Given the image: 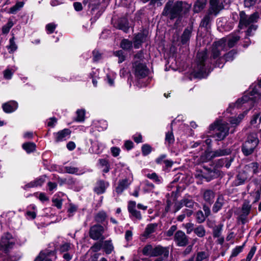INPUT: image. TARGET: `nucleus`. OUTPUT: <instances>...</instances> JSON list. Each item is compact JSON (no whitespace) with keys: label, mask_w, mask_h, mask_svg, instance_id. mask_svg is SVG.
Segmentation results:
<instances>
[{"label":"nucleus","mask_w":261,"mask_h":261,"mask_svg":"<svg viewBox=\"0 0 261 261\" xmlns=\"http://www.w3.org/2000/svg\"><path fill=\"white\" fill-rule=\"evenodd\" d=\"M247 179H250L243 170L240 172L237 176L236 184L237 185H242Z\"/></svg>","instance_id":"c85d7f7f"},{"label":"nucleus","mask_w":261,"mask_h":261,"mask_svg":"<svg viewBox=\"0 0 261 261\" xmlns=\"http://www.w3.org/2000/svg\"><path fill=\"white\" fill-rule=\"evenodd\" d=\"M114 55L119 58V63H122L125 60L126 56L124 55V52L121 50L115 51L114 53Z\"/></svg>","instance_id":"3c124183"},{"label":"nucleus","mask_w":261,"mask_h":261,"mask_svg":"<svg viewBox=\"0 0 261 261\" xmlns=\"http://www.w3.org/2000/svg\"><path fill=\"white\" fill-rule=\"evenodd\" d=\"M142 153L144 156L148 155L152 151V147L148 144L142 145L141 148Z\"/></svg>","instance_id":"49530a36"},{"label":"nucleus","mask_w":261,"mask_h":261,"mask_svg":"<svg viewBox=\"0 0 261 261\" xmlns=\"http://www.w3.org/2000/svg\"><path fill=\"white\" fill-rule=\"evenodd\" d=\"M158 225L156 223H151L148 224L145 229V236L146 237H148L150 234L155 232Z\"/></svg>","instance_id":"72a5a7b5"},{"label":"nucleus","mask_w":261,"mask_h":261,"mask_svg":"<svg viewBox=\"0 0 261 261\" xmlns=\"http://www.w3.org/2000/svg\"><path fill=\"white\" fill-rule=\"evenodd\" d=\"M109 186V184L108 182L102 180H99L96 182L93 191L97 194H101L105 192L106 189Z\"/></svg>","instance_id":"6ab92c4d"},{"label":"nucleus","mask_w":261,"mask_h":261,"mask_svg":"<svg viewBox=\"0 0 261 261\" xmlns=\"http://www.w3.org/2000/svg\"><path fill=\"white\" fill-rule=\"evenodd\" d=\"M239 39L240 36L235 33L215 42L212 48L213 58L216 59L219 58L220 51H225L233 47Z\"/></svg>","instance_id":"7ed1b4c3"},{"label":"nucleus","mask_w":261,"mask_h":261,"mask_svg":"<svg viewBox=\"0 0 261 261\" xmlns=\"http://www.w3.org/2000/svg\"><path fill=\"white\" fill-rule=\"evenodd\" d=\"M237 54V52L234 50H232L228 52L227 54H225L224 56L225 59L221 58L220 56H219V58H216V59H214L212 57L211 60H214L215 62V67H218L219 68H222L224 65V60L225 61H231L233 60L235 55ZM221 55V54L220 55Z\"/></svg>","instance_id":"f8f14e48"},{"label":"nucleus","mask_w":261,"mask_h":261,"mask_svg":"<svg viewBox=\"0 0 261 261\" xmlns=\"http://www.w3.org/2000/svg\"><path fill=\"white\" fill-rule=\"evenodd\" d=\"M7 47H8V49L9 50V52L10 53H13L17 49V46L14 41V36L12 37L11 39H10L9 45L7 46Z\"/></svg>","instance_id":"79ce46f5"},{"label":"nucleus","mask_w":261,"mask_h":261,"mask_svg":"<svg viewBox=\"0 0 261 261\" xmlns=\"http://www.w3.org/2000/svg\"><path fill=\"white\" fill-rule=\"evenodd\" d=\"M22 147L23 149L28 153H30L33 152L36 147V146L34 143L33 142H27L22 144Z\"/></svg>","instance_id":"2f4dec72"},{"label":"nucleus","mask_w":261,"mask_h":261,"mask_svg":"<svg viewBox=\"0 0 261 261\" xmlns=\"http://www.w3.org/2000/svg\"><path fill=\"white\" fill-rule=\"evenodd\" d=\"M224 204V198L222 195H219L215 204L213 205L212 211L216 213L220 211Z\"/></svg>","instance_id":"b1692460"},{"label":"nucleus","mask_w":261,"mask_h":261,"mask_svg":"<svg viewBox=\"0 0 261 261\" xmlns=\"http://www.w3.org/2000/svg\"><path fill=\"white\" fill-rule=\"evenodd\" d=\"M212 152L208 150L205 151L204 153L201 155L200 161L198 163L207 162L213 159V156Z\"/></svg>","instance_id":"7c9ffc66"},{"label":"nucleus","mask_w":261,"mask_h":261,"mask_svg":"<svg viewBox=\"0 0 261 261\" xmlns=\"http://www.w3.org/2000/svg\"><path fill=\"white\" fill-rule=\"evenodd\" d=\"M77 117L76 120L77 121L82 122L85 119V110L84 109H79L76 111Z\"/></svg>","instance_id":"de8ad7c7"},{"label":"nucleus","mask_w":261,"mask_h":261,"mask_svg":"<svg viewBox=\"0 0 261 261\" xmlns=\"http://www.w3.org/2000/svg\"><path fill=\"white\" fill-rule=\"evenodd\" d=\"M243 171L249 179H251L254 175L258 173V164L256 162L250 163L244 167Z\"/></svg>","instance_id":"2eb2a0df"},{"label":"nucleus","mask_w":261,"mask_h":261,"mask_svg":"<svg viewBox=\"0 0 261 261\" xmlns=\"http://www.w3.org/2000/svg\"><path fill=\"white\" fill-rule=\"evenodd\" d=\"M258 143L257 134L255 133L250 134L242 145V151L244 154L247 156L252 154Z\"/></svg>","instance_id":"1a4fd4ad"},{"label":"nucleus","mask_w":261,"mask_h":261,"mask_svg":"<svg viewBox=\"0 0 261 261\" xmlns=\"http://www.w3.org/2000/svg\"><path fill=\"white\" fill-rule=\"evenodd\" d=\"M149 72V69L146 65L142 64H138L136 67L135 75L137 78V81L136 83V85L140 87H146L148 85L151 79L146 77Z\"/></svg>","instance_id":"423d86ee"},{"label":"nucleus","mask_w":261,"mask_h":261,"mask_svg":"<svg viewBox=\"0 0 261 261\" xmlns=\"http://www.w3.org/2000/svg\"><path fill=\"white\" fill-rule=\"evenodd\" d=\"M181 205L188 207H192L195 203L191 198H184L180 201Z\"/></svg>","instance_id":"a18cd8bd"},{"label":"nucleus","mask_w":261,"mask_h":261,"mask_svg":"<svg viewBox=\"0 0 261 261\" xmlns=\"http://www.w3.org/2000/svg\"><path fill=\"white\" fill-rule=\"evenodd\" d=\"M105 228L100 224H95L92 226L89 229V237L93 240L103 241L106 237L104 236Z\"/></svg>","instance_id":"9b49d317"},{"label":"nucleus","mask_w":261,"mask_h":261,"mask_svg":"<svg viewBox=\"0 0 261 261\" xmlns=\"http://www.w3.org/2000/svg\"><path fill=\"white\" fill-rule=\"evenodd\" d=\"M177 229V226L176 225H172L170 227L169 230L166 232V235L167 237H171L173 235L174 233Z\"/></svg>","instance_id":"e2e57ef3"},{"label":"nucleus","mask_w":261,"mask_h":261,"mask_svg":"<svg viewBox=\"0 0 261 261\" xmlns=\"http://www.w3.org/2000/svg\"><path fill=\"white\" fill-rule=\"evenodd\" d=\"M102 248L107 254L111 253L114 250V246L112 240H109L104 242L102 241Z\"/></svg>","instance_id":"bb28decb"},{"label":"nucleus","mask_w":261,"mask_h":261,"mask_svg":"<svg viewBox=\"0 0 261 261\" xmlns=\"http://www.w3.org/2000/svg\"><path fill=\"white\" fill-rule=\"evenodd\" d=\"M115 27L118 29L122 30L125 33H127L129 28L128 19L125 17H122L119 19L115 24Z\"/></svg>","instance_id":"412c9836"},{"label":"nucleus","mask_w":261,"mask_h":261,"mask_svg":"<svg viewBox=\"0 0 261 261\" xmlns=\"http://www.w3.org/2000/svg\"><path fill=\"white\" fill-rule=\"evenodd\" d=\"M226 161V158H222L220 159H219L215 161V166L217 168H219L222 167L223 166H224L225 162Z\"/></svg>","instance_id":"680f3d73"},{"label":"nucleus","mask_w":261,"mask_h":261,"mask_svg":"<svg viewBox=\"0 0 261 261\" xmlns=\"http://www.w3.org/2000/svg\"><path fill=\"white\" fill-rule=\"evenodd\" d=\"M203 197L206 202L211 204L214 201L215 193L211 190H206L203 193Z\"/></svg>","instance_id":"393cba45"},{"label":"nucleus","mask_w":261,"mask_h":261,"mask_svg":"<svg viewBox=\"0 0 261 261\" xmlns=\"http://www.w3.org/2000/svg\"><path fill=\"white\" fill-rule=\"evenodd\" d=\"M71 248V244L69 243H65L60 246V250L61 252L68 251Z\"/></svg>","instance_id":"69168bd1"},{"label":"nucleus","mask_w":261,"mask_h":261,"mask_svg":"<svg viewBox=\"0 0 261 261\" xmlns=\"http://www.w3.org/2000/svg\"><path fill=\"white\" fill-rule=\"evenodd\" d=\"M174 241L176 246L179 247L186 246L188 243V237L181 230L177 231L174 236Z\"/></svg>","instance_id":"ddd939ff"},{"label":"nucleus","mask_w":261,"mask_h":261,"mask_svg":"<svg viewBox=\"0 0 261 261\" xmlns=\"http://www.w3.org/2000/svg\"><path fill=\"white\" fill-rule=\"evenodd\" d=\"M212 14H209V12H207V14L202 19L200 23V26L202 27H207L211 20L213 19V17L212 16Z\"/></svg>","instance_id":"f704fd0d"},{"label":"nucleus","mask_w":261,"mask_h":261,"mask_svg":"<svg viewBox=\"0 0 261 261\" xmlns=\"http://www.w3.org/2000/svg\"><path fill=\"white\" fill-rule=\"evenodd\" d=\"M146 176L147 177L152 180L157 184H160L163 181V178L161 176L158 175L155 172L147 173Z\"/></svg>","instance_id":"473e14b6"},{"label":"nucleus","mask_w":261,"mask_h":261,"mask_svg":"<svg viewBox=\"0 0 261 261\" xmlns=\"http://www.w3.org/2000/svg\"><path fill=\"white\" fill-rule=\"evenodd\" d=\"M71 131L67 128L64 129L54 134L55 141L57 142H62L69 138Z\"/></svg>","instance_id":"a211bd4d"},{"label":"nucleus","mask_w":261,"mask_h":261,"mask_svg":"<svg viewBox=\"0 0 261 261\" xmlns=\"http://www.w3.org/2000/svg\"><path fill=\"white\" fill-rule=\"evenodd\" d=\"M176 121V119L172 121L171 124V130L170 131L168 132L166 134L165 141L166 142H167L169 144H172L174 142V137L172 130V125H173V123L175 122Z\"/></svg>","instance_id":"c756f323"},{"label":"nucleus","mask_w":261,"mask_h":261,"mask_svg":"<svg viewBox=\"0 0 261 261\" xmlns=\"http://www.w3.org/2000/svg\"><path fill=\"white\" fill-rule=\"evenodd\" d=\"M192 28L189 27L185 29L181 37L180 42L182 45H188L191 37Z\"/></svg>","instance_id":"4be33fe9"},{"label":"nucleus","mask_w":261,"mask_h":261,"mask_svg":"<svg viewBox=\"0 0 261 261\" xmlns=\"http://www.w3.org/2000/svg\"><path fill=\"white\" fill-rule=\"evenodd\" d=\"M107 218V214L103 211L98 212L95 216L94 219L98 223H102Z\"/></svg>","instance_id":"4c0bfd02"},{"label":"nucleus","mask_w":261,"mask_h":261,"mask_svg":"<svg viewBox=\"0 0 261 261\" xmlns=\"http://www.w3.org/2000/svg\"><path fill=\"white\" fill-rule=\"evenodd\" d=\"M153 251V247L151 245H147L143 248L142 252L145 255L152 256Z\"/></svg>","instance_id":"c03bdc74"},{"label":"nucleus","mask_w":261,"mask_h":261,"mask_svg":"<svg viewBox=\"0 0 261 261\" xmlns=\"http://www.w3.org/2000/svg\"><path fill=\"white\" fill-rule=\"evenodd\" d=\"M53 253L51 252H41L34 261H52L50 256Z\"/></svg>","instance_id":"a878e982"},{"label":"nucleus","mask_w":261,"mask_h":261,"mask_svg":"<svg viewBox=\"0 0 261 261\" xmlns=\"http://www.w3.org/2000/svg\"><path fill=\"white\" fill-rule=\"evenodd\" d=\"M102 248V241L97 242L95 243L90 249V250L94 252H97L101 250Z\"/></svg>","instance_id":"09e8293b"},{"label":"nucleus","mask_w":261,"mask_h":261,"mask_svg":"<svg viewBox=\"0 0 261 261\" xmlns=\"http://www.w3.org/2000/svg\"><path fill=\"white\" fill-rule=\"evenodd\" d=\"M120 75L121 77L124 78L127 77L128 80H129V77H130V73L128 65L126 66V67H124L120 70Z\"/></svg>","instance_id":"a19ab883"},{"label":"nucleus","mask_w":261,"mask_h":261,"mask_svg":"<svg viewBox=\"0 0 261 261\" xmlns=\"http://www.w3.org/2000/svg\"><path fill=\"white\" fill-rule=\"evenodd\" d=\"M258 18V13H254L248 16L244 11L240 12L239 27L240 29H242L248 27V29L246 32V35L247 37L252 36L257 29V25L253 24V23L256 22Z\"/></svg>","instance_id":"39448f33"},{"label":"nucleus","mask_w":261,"mask_h":261,"mask_svg":"<svg viewBox=\"0 0 261 261\" xmlns=\"http://www.w3.org/2000/svg\"><path fill=\"white\" fill-rule=\"evenodd\" d=\"M220 174V171L216 169L211 170L208 168L201 166L196 168L194 174L196 178L200 180L205 179L206 181H210L217 178Z\"/></svg>","instance_id":"0eeeda50"},{"label":"nucleus","mask_w":261,"mask_h":261,"mask_svg":"<svg viewBox=\"0 0 261 261\" xmlns=\"http://www.w3.org/2000/svg\"><path fill=\"white\" fill-rule=\"evenodd\" d=\"M4 111L7 113L15 111L18 108V104L16 101H11L3 105Z\"/></svg>","instance_id":"5701e85b"},{"label":"nucleus","mask_w":261,"mask_h":261,"mask_svg":"<svg viewBox=\"0 0 261 261\" xmlns=\"http://www.w3.org/2000/svg\"><path fill=\"white\" fill-rule=\"evenodd\" d=\"M66 172L70 174H78L79 169L73 166H66L65 167Z\"/></svg>","instance_id":"4d7b16f0"},{"label":"nucleus","mask_w":261,"mask_h":261,"mask_svg":"<svg viewBox=\"0 0 261 261\" xmlns=\"http://www.w3.org/2000/svg\"><path fill=\"white\" fill-rule=\"evenodd\" d=\"M185 227L187 230V233L190 234L194 231V224L192 223H187L185 225Z\"/></svg>","instance_id":"0e129e2a"},{"label":"nucleus","mask_w":261,"mask_h":261,"mask_svg":"<svg viewBox=\"0 0 261 261\" xmlns=\"http://www.w3.org/2000/svg\"><path fill=\"white\" fill-rule=\"evenodd\" d=\"M251 210V205L249 202H245L243 203L241 214L239 216V220L242 224H245L247 222V216L250 213Z\"/></svg>","instance_id":"dca6fc26"},{"label":"nucleus","mask_w":261,"mask_h":261,"mask_svg":"<svg viewBox=\"0 0 261 261\" xmlns=\"http://www.w3.org/2000/svg\"><path fill=\"white\" fill-rule=\"evenodd\" d=\"M188 11V8L184 7L182 2H174V0H169L165 6L162 15L171 20L176 18L180 19L185 16Z\"/></svg>","instance_id":"f03ea898"},{"label":"nucleus","mask_w":261,"mask_h":261,"mask_svg":"<svg viewBox=\"0 0 261 261\" xmlns=\"http://www.w3.org/2000/svg\"><path fill=\"white\" fill-rule=\"evenodd\" d=\"M52 201L54 206H56L59 209L61 208L62 205V200L59 199L58 198H53Z\"/></svg>","instance_id":"338daca9"},{"label":"nucleus","mask_w":261,"mask_h":261,"mask_svg":"<svg viewBox=\"0 0 261 261\" xmlns=\"http://www.w3.org/2000/svg\"><path fill=\"white\" fill-rule=\"evenodd\" d=\"M256 250V248L255 246H253L250 249L247 256L246 259V261H250L252 258L253 257V255H254L255 251Z\"/></svg>","instance_id":"052dcab7"},{"label":"nucleus","mask_w":261,"mask_h":261,"mask_svg":"<svg viewBox=\"0 0 261 261\" xmlns=\"http://www.w3.org/2000/svg\"><path fill=\"white\" fill-rule=\"evenodd\" d=\"M13 22L11 20L8 22L3 26L2 28V32L3 34H7L10 31V29L13 27Z\"/></svg>","instance_id":"6e6d98bb"},{"label":"nucleus","mask_w":261,"mask_h":261,"mask_svg":"<svg viewBox=\"0 0 261 261\" xmlns=\"http://www.w3.org/2000/svg\"><path fill=\"white\" fill-rule=\"evenodd\" d=\"M133 139L137 143H140L143 142L142 136L140 133H136L133 136Z\"/></svg>","instance_id":"774afa93"},{"label":"nucleus","mask_w":261,"mask_h":261,"mask_svg":"<svg viewBox=\"0 0 261 261\" xmlns=\"http://www.w3.org/2000/svg\"><path fill=\"white\" fill-rule=\"evenodd\" d=\"M147 34L145 32L138 33L134 38V45L136 48H139L141 46L142 44L146 41Z\"/></svg>","instance_id":"f3484780"},{"label":"nucleus","mask_w":261,"mask_h":261,"mask_svg":"<svg viewBox=\"0 0 261 261\" xmlns=\"http://www.w3.org/2000/svg\"><path fill=\"white\" fill-rule=\"evenodd\" d=\"M211 130L216 129L218 132L216 133V140L221 141L223 140L228 134L229 127L228 123L223 120L216 121L210 126Z\"/></svg>","instance_id":"6e6552de"},{"label":"nucleus","mask_w":261,"mask_h":261,"mask_svg":"<svg viewBox=\"0 0 261 261\" xmlns=\"http://www.w3.org/2000/svg\"><path fill=\"white\" fill-rule=\"evenodd\" d=\"M205 215L201 211H198L196 214V219L198 223H201L205 221Z\"/></svg>","instance_id":"603ef678"},{"label":"nucleus","mask_w":261,"mask_h":261,"mask_svg":"<svg viewBox=\"0 0 261 261\" xmlns=\"http://www.w3.org/2000/svg\"><path fill=\"white\" fill-rule=\"evenodd\" d=\"M15 243V240L9 233L4 234L0 241V250L7 253Z\"/></svg>","instance_id":"9d476101"},{"label":"nucleus","mask_w":261,"mask_h":261,"mask_svg":"<svg viewBox=\"0 0 261 261\" xmlns=\"http://www.w3.org/2000/svg\"><path fill=\"white\" fill-rule=\"evenodd\" d=\"M57 25L54 23H50L46 25V29L47 31L48 34L53 33L55 29L56 28Z\"/></svg>","instance_id":"bf43d9fd"},{"label":"nucleus","mask_w":261,"mask_h":261,"mask_svg":"<svg viewBox=\"0 0 261 261\" xmlns=\"http://www.w3.org/2000/svg\"><path fill=\"white\" fill-rule=\"evenodd\" d=\"M194 233L200 238H202L205 235V230L202 225H199L194 228Z\"/></svg>","instance_id":"58836bf2"},{"label":"nucleus","mask_w":261,"mask_h":261,"mask_svg":"<svg viewBox=\"0 0 261 261\" xmlns=\"http://www.w3.org/2000/svg\"><path fill=\"white\" fill-rule=\"evenodd\" d=\"M206 0H197L194 6V11L195 13H199L205 7Z\"/></svg>","instance_id":"cd10ccee"},{"label":"nucleus","mask_w":261,"mask_h":261,"mask_svg":"<svg viewBox=\"0 0 261 261\" xmlns=\"http://www.w3.org/2000/svg\"><path fill=\"white\" fill-rule=\"evenodd\" d=\"M196 66L194 67V75L198 78L206 77L211 71V64L207 59L206 51L198 52L197 55Z\"/></svg>","instance_id":"20e7f679"},{"label":"nucleus","mask_w":261,"mask_h":261,"mask_svg":"<svg viewBox=\"0 0 261 261\" xmlns=\"http://www.w3.org/2000/svg\"><path fill=\"white\" fill-rule=\"evenodd\" d=\"M120 47L124 50H128L130 48V42L128 39H124L121 41Z\"/></svg>","instance_id":"864d4df0"},{"label":"nucleus","mask_w":261,"mask_h":261,"mask_svg":"<svg viewBox=\"0 0 261 261\" xmlns=\"http://www.w3.org/2000/svg\"><path fill=\"white\" fill-rule=\"evenodd\" d=\"M136 202L132 201V216L135 217L137 219H141V214L140 212L134 210L133 208L136 205Z\"/></svg>","instance_id":"8fccbe9b"},{"label":"nucleus","mask_w":261,"mask_h":261,"mask_svg":"<svg viewBox=\"0 0 261 261\" xmlns=\"http://www.w3.org/2000/svg\"><path fill=\"white\" fill-rule=\"evenodd\" d=\"M17 68L14 67L12 69H7L4 71V76L5 79L7 80H10L11 79L13 73L16 70Z\"/></svg>","instance_id":"37998d69"},{"label":"nucleus","mask_w":261,"mask_h":261,"mask_svg":"<svg viewBox=\"0 0 261 261\" xmlns=\"http://www.w3.org/2000/svg\"><path fill=\"white\" fill-rule=\"evenodd\" d=\"M169 248L164 247L158 245L153 247L152 257L163 255L165 257H167L169 255Z\"/></svg>","instance_id":"aec40b11"},{"label":"nucleus","mask_w":261,"mask_h":261,"mask_svg":"<svg viewBox=\"0 0 261 261\" xmlns=\"http://www.w3.org/2000/svg\"><path fill=\"white\" fill-rule=\"evenodd\" d=\"M212 155L213 158L229 154L230 153V151L227 149H219L214 151H212Z\"/></svg>","instance_id":"c9c22d12"},{"label":"nucleus","mask_w":261,"mask_h":261,"mask_svg":"<svg viewBox=\"0 0 261 261\" xmlns=\"http://www.w3.org/2000/svg\"><path fill=\"white\" fill-rule=\"evenodd\" d=\"M24 5V3L22 2H19L17 3L13 7L11 8L10 11L12 13H14L17 11L21 8Z\"/></svg>","instance_id":"13d9d810"},{"label":"nucleus","mask_w":261,"mask_h":261,"mask_svg":"<svg viewBox=\"0 0 261 261\" xmlns=\"http://www.w3.org/2000/svg\"><path fill=\"white\" fill-rule=\"evenodd\" d=\"M259 99H261V93H258L256 88L254 87L249 92V95L246 94L235 103L230 104L224 113V117L228 119L232 127H236Z\"/></svg>","instance_id":"f257e3e1"},{"label":"nucleus","mask_w":261,"mask_h":261,"mask_svg":"<svg viewBox=\"0 0 261 261\" xmlns=\"http://www.w3.org/2000/svg\"><path fill=\"white\" fill-rule=\"evenodd\" d=\"M223 225L219 224L214 227L213 229V234L214 238H219L221 236L222 230Z\"/></svg>","instance_id":"ea45409f"},{"label":"nucleus","mask_w":261,"mask_h":261,"mask_svg":"<svg viewBox=\"0 0 261 261\" xmlns=\"http://www.w3.org/2000/svg\"><path fill=\"white\" fill-rule=\"evenodd\" d=\"M210 6L208 10L209 14L216 16L224 8L223 4L220 0H210Z\"/></svg>","instance_id":"4468645a"},{"label":"nucleus","mask_w":261,"mask_h":261,"mask_svg":"<svg viewBox=\"0 0 261 261\" xmlns=\"http://www.w3.org/2000/svg\"><path fill=\"white\" fill-rule=\"evenodd\" d=\"M128 186V181L126 179H123L119 181V185L116 188V192L118 193L122 192L124 189Z\"/></svg>","instance_id":"e433bc0d"},{"label":"nucleus","mask_w":261,"mask_h":261,"mask_svg":"<svg viewBox=\"0 0 261 261\" xmlns=\"http://www.w3.org/2000/svg\"><path fill=\"white\" fill-rule=\"evenodd\" d=\"M244 245L242 246H238L236 248H234L231 252V254L230 257H236L240 253H241L243 249Z\"/></svg>","instance_id":"5fc2aeb1"}]
</instances>
